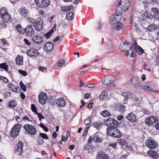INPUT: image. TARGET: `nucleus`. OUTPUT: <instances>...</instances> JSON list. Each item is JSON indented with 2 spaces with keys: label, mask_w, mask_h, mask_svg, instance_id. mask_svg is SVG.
Masks as SVG:
<instances>
[{
  "label": "nucleus",
  "mask_w": 159,
  "mask_h": 159,
  "mask_svg": "<svg viewBox=\"0 0 159 159\" xmlns=\"http://www.w3.org/2000/svg\"><path fill=\"white\" fill-rule=\"evenodd\" d=\"M130 5L129 0H120L117 6L116 12L111 17L110 23L113 29L119 30L123 27V25L120 22L121 15L128 9Z\"/></svg>",
  "instance_id": "nucleus-1"
},
{
  "label": "nucleus",
  "mask_w": 159,
  "mask_h": 159,
  "mask_svg": "<svg viewBox=\"0 0 159 159\" xmlns=\"http://www.w3.org/2000/svg\"><path fill=\"white\" fill-rule=\"evenodd\" d=\"M130 81L132 82V84L135 88L138 89L139 88V87L142 89L146 91H152L153 93H159V91H156L155 89L154 86L150 83L147 82L144 85H142L140 82L139 79L136 77H134L131 79Z\"/></svg>",
  "instance_id": "nucleus-2"
},
{
  "label": "nucleus",
  "mask_w": 159,
  "mask_h": 159,
  "mask_svg": "<svg viewBox=\"0 0 159 159\" xmlns=\"http://www.w3.org/2000/svg\"><path fill=\"white\" fill-rule=\"evenodd\" d=\"M28 22L33 25L35 30L37 31H42L43 29V20L41 18L35 19L30 17L27 18Z\"/></svg>",
  "instance_id": "nucleus-3"
},
{
  "label": "nucleus",
  "mask_w": 159,
  "mask_h": 159,
  "mask_svg": "<svg viewBox=\"0 0 159 159\" xmlns=\"http://www.w3.org/2000/svg\"><path fill=\"white\" fill-rule=\"evenodd\" d=\"M53 32V30H52L46 34H44L43 37L40 35H35L33 37L32 40L33 42L35 44H40L43 43L45 38L46 39H48L51 36Z\"/></svg>",
  "instance_id": "nucleus-4"
},
{
  "label": "nucleus",
  "mask_w": 159,
  "mask_h": 159,
  "mask_svg": "<svg viewBox=\"0 0 159 159\" xmlns=\"http://www.w3.org/2000/svg\"><path fill=\"white\" fill-rule=\"evenodd\" d=\"M105 124L107 126V134H108L112 129L116 128L118 126L117 121L111 117H109L105 121Z\"/></svg>",
  "instance_id": "nucleus-5"
},
{
  "label": "nucleus",
  "mask_w": 159,
  "mask_h": 159,
  "mask_svg": "<svg viewBox=\"0 0 159 159\" xmlns=\"http://www.w3.org/2000/svg\"><path fill=\"white\" fill-rule=\"evenodd\" d=\"M0 15L4 22L10 23L12 21L11 16L8 13L6 8L3 7L0 10Z\"/></svg>",
  "instance_id": "nucleus-6"
},
{
  "label": "nucleus",
  "mask_w": 159,
  "mask_h": 159,
  "mask_svg": "<svg viewBox=\"0 0 159 159\" xmlns=\"http://www.w3.org/2000/svg\"><path fill=\"white\" fill-rule=\"evenodd\" d=\"M116 80V77L112 75H108L103 79L102 83L103 84L109 85L111 84L113 87H114L115 84L113 83Z\"/></svg>",
  "instance_id": "nucleus-7"
},
{
  "label": "nucleus",
  "mask_w": 159,
  "mask_h": 159,
  "mask_svg": "<svg viewBox=\"0 0 159 159\" xmlns=\"http://www.w3.org/2000/svg\"><path fill=\"white\" fill-rule=\"evenodd\" d=\"M21 127L19 123L14 125L10 131L11 136L14 138L16 137L19 135Z\"/></svg>",
  "instance_id": "nucleus-8"
},
{
  "label": "nucleus",
  "mask_w": 159,
  "mask_h": 159,
  "mask_svg": "<svg viewBox=\"0 0 159 159\" xmlns=\"http://www.w3.org/2000/svg\"><path fill=\"white\" fill-rule=\"evenodd\" d=\"M24 128L28 133L31 135H34L36 133V130L35 127L32 125L25 124L24 125Z\"/></svg>",
  "instance_id": "nucleus-9"
},
{
  "label": "nucleus",
  "mask_w": 159,
  "mask_h": 159,
  "mask_svg": "<svg viewBox=\"0 0 159 159\" xmlns=\"http://www.w3.org/2000/svg\"><path fill=\"white\" fill-rule=\"evenodd\" d=\"M130 50L133 51L135 50L139 54L142 55L144 53L143 49L140 46L137 45V43L135 42L134 43H133L131 47Z\"/></svg>",
  "instance_id": "nucleus-10"
},
{
  "label": "nucleus",
  "mask_w": 159,
  "mask_h": 159,
  "mask_svg": "<svg viewBox=\"0 0 159 159\" xmlns=\"http://www.w3.org/2000/svg\"><path fill=\"white\" fill-rule=\"evenodd\" d=\"M132 44L133 43L127 41L122 42L119 46L120 49L122 51H125L127 50L128 48H129L130 50Z\"/></svg>",
  "instance_id": "nucleus-11"
},
{
  "label": "nucleus",
  "mask_w": 159,
  "mask_h": 159,
  "mask_svg": "<svg viewBox=\"0 0 159 159\" xmlns=\"http://www.w3.org/2000/svg\"><path fill=\"white\" fill-rule=\"evenodd\" d=\"M158 119L155 116H149L146 118L145 123L148 126L152 125L157 121Z\"/></svg>",
  "instance_id": "nucleus-12"
},
{
  "label": "nucleus",
  "mask_w": 159,
  "mask_h": 159,
  "mask_svg": "<svg viewBox=\"0 0 159 159\" xmlns=\"http://www.w3.org/2000/svg\"><path fill=\"white\" fill-rule=\"evenodd\" d=\"M23 143L21 141L19 142L17 144V147L16 153L19 156H21L23 153Z\"/></svg>",
  "instance_id": "nucleus-13"
},
{
  "label": "nucleus",
  "mask_w": 159,
  "mask_h": 159,
  "mask_svg": "<svg viewBox=\"0 0 159 159\" xmlns=\"http://www.w3.org/2000/svg\"><path fill=\"white\" fill-rule=\"evenodd\" d=\"M54 48L53 43L49 41L47 42L44 47V51L47 52H50L53 50Z\"/></svg>",
  "instance_id": "nucleus-14"
},
{
  "label": "nucleus",
  "mask_w": 159,
  "mask_h": 159,
  "mask_svg": "<svg viewBox=\"0 0 159 159\" xmlns=\"http://www.w3.org/2000/svg\"><path fill=\"white\" fill-rule=\"evenodd\" d=\"M25 32L29 36H32L34 34V31L31 25H28L25 28Z\"/></svg>",
  "instance_id": "nucleus-15"
},
{
  "label": "nucleus",
  "mask_w": 159,
  "mask_h": 159,
  "mask_svg": "<svg viewBox=\"0 0 159 159\" xmlns=\"http://www.w3.org/2000/svg\"><path fill=\"white\" fill-rule=\"evenodd\" d=\"M19 12L21 16L26 18L29 15V12L27 9L25 7H21L19 10Z\"/></svg>",
  "instance_id": "nucleus-16"
},
{
  "label": "nucleus",
  "mask_w": 159,
  "mask_h": 159,
  "mask_svg": "<svg viewBox=\"0 0 159 159\" xmlns=\"http://www.w3.org/2000/svg\"><path fill=\"white\" fill-rule=\"evenodd\" d=\"M27 54L30 57H37L39 55L38 50L33 48L27 50Z\"/></svg>",
  "instance_id": "nucleus-17"
},
{
  "label": "nucleus",
  "mask_w": 159,
  "mask_h": 159,
  "mask_svg": "<svg viewBox=\"0 0 159 159\" xmlns=\"http://www.w3.org/2000/svg\"><path fill=\"white\" fill-rule=\"evenodd\" d=\"M96 159H109V157L107 154L103 152L99 151L96 157Z\"/></svg>",
  "instance_id": "nucleus-18"
},
{
  "label": "nucleus",
  "mask_w": 159,
  "mask_h": 159,
  "mask_svg": "<svg viewBox=\"0 0 159 159\" xmlns=\"http://www.w3.org/2000/svg\"><path fill=\"white\" fill-rule=\"evenodd\" d=\"M145 144L147 146L150 148L154 149L157 147V144L152 140L148 139Z\"/></svg>",
  "instance_id": "nucleus-19"
},
{
  "label": "nucleus",
  "mask_w": 159,
  "mask_h": 159,
  "mask_svg": "<svg viewBox=\"0 0 159 159\" xmlns=\"http://www.w3.org/2000/svg\"><path fill=\"white\" fill-rule=\"evenodd\" d=\"M50 3L49 0H42L40 2V3H38V7L41 8L46 7L49 6Z\"/></svg>",
  "instance_id": "nucleus-20"
},
{
  "label": "nucleus",
  "mask_w": 159,
  "mask_h": 159,
  "mask_svg": "<svg viewBox=\"0 0 159 159\" xmlns=\"http://www.w3.org/2000/svg\"><path fill=\"white\" fill-rule=\"evenodd\" d=\"M126 118L131 122H135L137 120L136 116L132 112L126 116Z\"/></svg>",
  "instance_id": "nucleus-21"
},
{
  "label": "nucleus",
  "mask_w": 159,
  "mask_h": 159,
  "mask_svg": "<svg viewBox=\"0 0 159 159\" xmlns=\"http://www.w3.org/2000/svg\"><path fill=\"white\" fill-rule=\"evenodd\" d=\"M16 63L17 65L22 66L23 65V58L20 55H18L16 59Z\"/></svg>",
  "instance_id": "nucleus-22"
},
{
  "label": "nucleus",
  "mask_w": 159,
  "mask_h": 159,
  "mask_svg": "<svg viewBox=\"0 0 159 159\" xmlns=\"http://www.w3.org/2000/svg\"><path fill=\"white\" fill-rule=\"evenodd\" d=\"M122 95L124 96L125 99H132L134 97L133 93L129 92H124L122 93Z\"/></svg>",
  "instance_id": "nucleus-23"
},
{
  "label": "nucleus",
  "mask_w": 159,
  "mask_h": 159,
  "mask_svg": "<svg viewBox=\"0 0 159 159\" xmlns=\"http://www.w3.org/2000/svg\"><path fill=\"white\" fill-rule=\"evenodd\" d=\"M113 130L114 132L112 133L111 135L115 138H120L121 136V133L120 131L116 128H113L112 130Z\"/></svg>",
  "instance_id": "nucleus-24"
},
{
  "label": "nucleus",
  "mask_w": 159,
  "mask_h": 159,
  "mask_svg": "<svg viewBox=\"0 0 159 159\" xmlns=\"http://www.w3.org/2000/svg\"><path fill=\"white\" fill-rule=\"evenodd\" d=\"M48 98L47 94L44 92H41L38 96V99H47Z\"/></svg>",
  "instance_id": "nucleus-25"
},
{
  "label": "nucleus",
  "mask_w": 159,
  "mask_h": 159,
  "mask_svg": "<svg viewBox=\"0 0 159 159\" xmlns=\"http://www.w3.org/2000/svg\"><path fill=\"white\" fill-rule=\"evenodd\" d=\"M103 125V124L102 122L98 121L94 123L93 126L98 129H99Z\"/></svg>",
  "instance_id": "nucleus-26"
},
{
  "label": "nucleus",
  "mask_w": 159,
  "mask_h": 159,
  "mask_svg": "<svg viewBox=\"0 0 159 159\" xmlns=\"http://www.w3.org/2000/svg\"><path fill=\"white\" fill-rule=\"evenodd\" d=\"M93 139L94 141L97 143H102L103 141L102 139V138H100L98 135L97 134L94 135Z\"/></svg>",
  "instance_id": "nucleus-27"
},
{
  "label": "nucleus",
  "mask_w": 159,
  "mask_h": 159,
  "mask_svg": "<svg viewBox=\"0 0 159 159\" xmlns=\"http://www.w3.org/2000/svg\"><path fill=\"white\" fill-rule=\"evenodd\" d=\"M148 155L153 157L156 158L158 156L157 152L152 150H150L148 152Z\"/></svg>",
  "instance_id": "nucleus-28"
},
{
  "label": "nucleus",
  "mask_w": 159,
  "mask_h": 159,
  "mask_svg": "<svg viewBox=\"0 0 159 159\" xmlns=\"http://www.w3.org/2000/svg\"><path fill=\"white\" fill-rule=\"evenodd\" d=\"M108 97V93L106 91H103L99 97V99H105Z\"/></svg>",
  "instance_id": "nucleus-29"
},
{
  "label": "nucleus",
  "mask_w": 159,
  "mask_h": 159,
  "mask_svg": "<svg viewBox=\"0 0 159 159\" xmlns=\"http://www.w3.org/2000/svg\"><path fill=\"white\" fill-rule=\"evenodd\" d=\"M17 106V104L15 100H10L8 103V106L10 108L15 107Z\"/></svg>",
  "instance_id": "nucleus-30"
},
{
  "label": "nucleus",
  "mask_w": 159,
  "mask_h": 159,
  "mask_svg": "<svg viewBox=\"0 0 159 159\" xmlns=\"http://www.w3.org/2000/svg\"><path fill=\"white\" fill-rule=\"evenodd\" d=\"M56 102L57 105L60 107H63L66 105L65 100H56Z\"/></svg>",
  "instance_id": "nucleus-31"
},
{
  "label": "nucleus",
  "mask_w": 159,
  "mask_h": 159,
  "mask_svg": "<svg viewBox=\"0 0 159 159\" xmlns=\"http://www.w3.org/2000/svg\"><path fill=\"white\" fill-rule=\"evenodd\" d=\"M8 65H7L6 63L4 62L0 64V68L4 69L7 71H8Z\"/></svg>",
  "instance_id": "nucleus-32"
},
{
  "label": "nucleus",
  "mask_w": 159,
  "mask_h": 159,
  "mask_svg": "<svg viewBox=\"0 0 159 159\" xmlns=\"http://www.w3.org/2000/svg\"><path fill=\"white\" fill-rule=\"evenodd\" d=\"M157 26L154 25H150L148 27V30L150 31H154L155 30L157 29Z\"/></svg>",
  "instance_id": "nucleus-33"
},
{
  "label": "nucleus",
  "mask_w": 159,
  "mask_h": 159,
  "mask_svg": "<svg viewBox=\"0 0 159 159\" xmlns=\"http://www.w3.org/2000/svg\"><path fill=\"white\" fill-rule=\"evenodd\" d=\"M74 14V13L72 12L68 13L66 15V18L69 20H72L73 19Z\"/></svg>",
  "instance_id": "nucleus-34"
},
{
  "label": "nucleus",
  "mask_w": 159,
  "mask_h": 159,
  "mask_svg": "<svg viewBox=\"0 0 159 159\" xmlns=\"http://www.w3.org/2000/svg\"><path fill=\"white\" fill-rule=\"evenodd\" d=\"M16 28L17 31L20 33L22 34L23 33V28L20 25H17L16 26Z\"/></svg>",
  "instance_id": "nucleus-35"
},
{
  "label": "nucleus",
  "mask_w": 159,
  "mask_h": 159,
  "mask_svg": "<svg viewBox=\"0 0 159 159\" xmlns=\"http://www.w3.org/2000/svg\"><path fill=\"white\" fill-rule=\"evenodd\" d=\"M117 143L122 146L125 145L127 144V142L125 140L121 139L117 140Z\"/></svg>",
  "instance_id": "nucleus-36"
},
{
  "label": "nucleus",
  "mask_w": 159,
  "mask_h": 159,
  "mask_svg": "<svg viewBox=\"0 0 159 159\" xmlns=\"http://www.w3.org/2000/svg\"><path fill=\"white\" fill-rule=\"evenodd\" d=\"M20 85L22 90L24 92H25L26 90L27 87L23 83L22 81H20Z\"/></svg>",
  "instance_id": "nucleus-37"
},
{
  "label": "nucleus",
  "mask_w": 159,
  "mask_h": 159,
  "mask_svg": "<svg viewBox=\"0 0 159 159\" xmlns=\"http://www.w3.org/2000/svg\"><path fill=\"white\" fill-rule=\"evenodd\" d=\"M101 115L104 116H111V114L107 111L105 110L101 112Z\"/></svg>",
  "instance_id": "nucleus-38"
},
{
  "label": "nucleus",
  "mask_w": 159,
  "mask_h": 159,
  "mask_svg": "<svg viewBox=\"0 0 159 159\" xmlns=\"http://www.w3.org/2000/svg\"><path fill=\"white\" fill-rule=\"evenodd\" d=\"M39 126L45 132H47L48 131V129L47 128V127L44 124L42 123H41L39 125Z\"/></svg>",
  "instance_id": "nucleus-39"
},
{
  "label": "nucleus",
  "mask_w": 159,
  "mask_h": 159,
  "mask_svg": "<svg viewBox=\"0 0 159 159\" xmlns=\"http://www.w3.org/2000/svg\"><path fill=\"white\" fill-rule=\"evenodd\" d=\"M39 135L43 139H49L47 135L45 134L40 133L39 134Z\"/></svg>",
  "instance_id": "nucleus-40"
},
{
  "label": "nucleus",
  "mask_w": 159,
  "mask_h": 159,
  "mask_svg": "<svg viewBox=\"0 0 159 159\" xmlns=\"http://www.w3.org/2000/svg\"><path fill=\"white\" fill-rule=\"evenodd\" d=\"M118 107L120 111L122 112H124L125 109V106L122 105H118Z\"/></svg>",
  "instance_id": "nucleus-41"
},
{
  "label": "nucleus",
  "mask_w": 159,
  "mask_h": 159,
  "mask_svg": "<svg viewBox=\"0 0 159 159\" xmlns=\"http://www.w3.org/2000/svg\"><path fill=\"white\" fill-rule=\"evenodd\" d=\"M144 16L148 19H151L152 18V16L147 11L144 12Z\"/></svg>",
  "instance_id": "nucleus-42"
},
{
  "label": "nucleus",
  "mask_w": 159,
  "mask_h": 159,
  "mask_svg": "<svg viewBox=\"0 0 159 159\" xmlns=\"http://www.w3.org/2000/svg\"><path fill=\"white\" fill-rule=\"evenodd\" d=\"M154 17L156 20H159V11L154 13L153 14Z\"/></svg>",
  "instance_id": "nucleus-43"
},
{
  "label": "nucleus",
  "mask_w": 159,
  "mask_h": 159,
  "mask_svg": "<svg viewBox=\"0 0 159 159\" xmlns=\"http://www.w3.org/2000/svg\"><path fill=\"white\" fill-rule=\"evenodd\" d=\"M31 109L33 112L35 114L37 112V108L34 104H31Z\"/></svg>",
  "instance_id": "nucleus-44"
},
{
  "label": "nucleus",
  "mask_w": 159,
  "mask_h": 159,
  "mask_svg": "<svg viewBox=\"0 0 159 159\" xmlns=\"http://www.w3.org/2000/svg\"><path fill=\"white\" fill-rule=\"evenodd\" d=\"M18 72L23 76H26L27 75V72L25 71L21 70H18Z\"/></svg>",
  "instance_id": "nucleus-45"
},
{
  "label": "nucleus",
  "mask_w": 159,
  "mask_h": 159,
  "mask_svg": "<svg viewBox=\"0 0 159 159\" xmlns=\"http://www.w3.org/2000/svg\"><path fill=\"white\" fill-rule=\"evenodd\" d=\"M90 117H89L87 119H85L84 121V123L86 125H89L91 122Z\"/></svg>",
  "instance_id": "nucleus-46"
},
{
  "label": "nucleus",
  "mask_w": 159,
  "mask_h": 159,
  "mask_svg": "<svg viewBox=\"0 0 159 159\" xmlns=\"http://www.w3.org/2000/svg\"><path fill=\"white\" fill-rule=\"evenodd\" d=\"M65 61L64 59H61L59 60L57 62V65L59 66H61L64 63Z\"/></svg>",
  "instance_id": "nucleus-47"
},
{
  "label": "nucleus",
  "mask_w": 159,
  "mask_h": 159,
  "mask_svg": "<svg viewBox=\"0 0 159 159\" xmlns=\"http://www.w3.org/2000/svg\"><path fill=\"white\" fill-rule=\"evenodd\" d=\"M8 88H10L13 91L15 89H14L16 87V86L14 85L13 84L9 83L8 85Z\"/></svg>",
  "instance_id": "nucleus-48"
},
{
  "label": "nucleus",
  "mask_w": 159,
  "mask_h": 159,
  "mask_svg": "<svg viewBox=\"0 0 159 159\" xmlns=\"http://www.w3.org/2000/svg\"><path fill=\"white\" fill-rule=\"evenodd\" d=\"M2 80L5 83H9L8 79L5 77L2 76H0V80Z\"/></svg>",
  "instance_id": "nucleus-49"
},
{
  "label": "nucleus",
  "mask_w": 159,
  "mask_h": 159,
  "mask_svg": "<svg viewBox=\"0 0 159 159\" xmlns=\"http://www.w3.org/2000/svg\"><path fill=\"white\" fill-rule=\"evenodd\" d=\"M39 69L40 71L44 72H46L47 71V69L46 68L44 67H41V66H39Z\"/></svg>",
  "instance_id": "nucleus-50"
},
{
  "label": "nucleus",
  "mask_w": 159,
  "mask_h": 159,
  "mask_svg": "<svg viewBox=\"0 0 159 159\" xmlns=\"http://www.w3.org/2000/svg\"><path fill=\"white\" fill-rule=\"evenodd\" d=\"M36 114L37 115L38 117L40 120H41L42 119H44L45 117L43 116H42L41 113H38V112L36 113Z\"/></svg>",
  "instance_id": "nucleus-51"
},
{
  "label": "nucleus",
  "mask_w": 159,
  "mask_h": 159,
  "mask_svg": "<svg viewBox=\"0 0 159 159\" xmlns=\"http://www.w3.org/2000/svg\"><path fill=\"white\" fill-rule=\"evenodd\" d=\"M1 43H2V45H7L8 44L7 41L6 39L4 38L1 39Z\"/></svg>",
  "instance_id": "nucleus-52"
},
{
  "label": "nucleus",
  "mask_w": 159,
  "mask_h": 159,
  "mask_svg": "<svg viewBox=\"0 0 159 159\" xmlns=\"http://www.w3.org/2000/svg\"><path fill=\"white\" fill-rule=\"evenodd\" d=\"M61 10L63 11L67 12L69 11V9L67 6L62 7L61 9Z\"/></svg>",
  "instance_id": "nucleus-53"
},
{
  "label": "nucleus",
  "mask_w": 159,
  "mask_h": 159,
  "mask_svg": "<svg viewBox=\"0 0 159 159\" xmlns=\"http://www.w3.org/2000/svg\"><path fill=\"white\" fill-rule=\"evenodd\" d=\"M24 41L26 45L28 46H30V43L28 39L25 38L24 39Z\"/></svg>",
  "instance_id": "nucleus-54"
},
{
  "label": "nucleus",
  "mask_w": 159,
  "mask_h": 159,
  "mask_svg": "<svg viewBox=\"0 0 159 159\" xmlns=\"http://www.w3.org/2000/svg\"><path fill=\"white\" fill-rule=\"evenodd\" d=\"M131 51L133 52L130 54V57H135L137 55L136 53L135 52V50H134V51Z\"/></svg>",
  "instance_id": "nucleus-55"
},
{
  "label": "nucleus",
  "mask_w": 159,
  "mask_h": 159,
  "mask_svg": "<svg viewBox=\"0 0 159 159\" xmlns=\"http://www.w3.org/2000/svg\"><path fill=\"white\" fill-rule=\"evenodd\" d=\"M14 89H15L14 90L13 92L16 93H18L19 92L20 90V88L17 86H16Z\"/></svg>",
  "instance_id": "nucleus-56"
},
{
  "label": "nucleus",
  "mask_w": 159,
  "mask_h": 159,
  "mask_svg": "<svg viewBox=\"0 0 159 159\" xmlns=\"http://www.w3.org/2000/svg\"><path fill=\"white\" fill-rule=\"evenodd\" d=\"M5 22H2V23H1L0 27L1 28L3 29H5L6 28L7 25L5 23Z\"/></svg>",
  "instance_id": "nucleus-57"
},
{
  "label": "nucleus",
  "mask_w": 159,
  "mask_h": 159,
  "mask_svg": "<svg viewBox=\"0 0 159 159\" xmlns=\"http://www.w3.org/2000/svg\"><path fill=\"white\" fill-rule=\"evenodd\" d=\"M94 86L95 85L94 84H87V86L90 89H92L93 88Z\"/></svg>",
  "instance_id": "nucleus-58"
},
{
  "label": "nucleus",
  "mask_w": 159,
  "mask_h": 159,
  "mask_svg": "<svg viewBox=\"0 0 159 159\" xmlns=\"http://www.w3.org/2000/svg\"><path fill=\"white\" fill-rule=\"evenodd\" d=\"M39 13L42 16H44L45 14V12L43 10H40L39 11Z\"/></svg>",
  "instance_id": "nucleus-59"
},
{
  "label": "nucleus",
  "mask_w": 159,
  "mask_h": 159,
  "mask_svg": "<svg viewBox=\"0 0 159 159\" xmlns=\"http://www.w3.org/2000/svg\"><path fill=\"white\" fill-rule=\"evenodd\" d=\"M93 138H92L91 137H90L88 141V143L89 144L93 142Z\"/></svg>",
  "instance_id": "nucleus-60"
},
{
  "label": "nucleus",
  "mask_w": 159,
  "mask_h": 159,
  "mask_svg": "<svg viewBox=\"0 0 159 159\" xmlns=\"http://www.w3.org/2000/svg\"><path fill=\"white\" fill-rule=\"evenodd\" d=\"M84 148L85 150H89L90 148L89 145L88 144H86L84 145Z\"/></svg>",
  "instance_id": "nucleus-61"
},
{
  "label": "nucleus",
  "mask_w": 159,
  "mask_h": 159,
  "mask_svg": "<svg viewBox=\"0 0 159 159\" xmlns=\"http://www.w3.org/2000/svg\"><path fill=\"white\" fill-rule=\"evenodd\" d=\"M20 96L21 98L22 99H24L25 98V95L24 93L23 92H21V93H20Z\"/></svg>",
  "instance_id": "nucleus-62"
},
{
  "label": "nucleus",
  "mask_w": 159,
  "mask_h": 159,
  "mask_svg": "<svg viewBox=\"0 0 159 159\" xmlns=\"http://www.w3.org/2000/svg\"><path fill=\"white\" fill-rule=\"evenodd\" d=\"M47 100H39V102L42 104H45L47 102Z\"/></svg>",
  "instance_id": "nucleus-63"
},
{
  "label": "nucleus",
  "mask_w": 159,
  "mask_h": 159,
  "mask_svg": "<svg viewBox=\"0 0 159 159\" xmlns=\"http://www.w3.org/2000/svg\"><path fill=\"white\" fill-rule=\"evenodd\" d=\"M93 103L91 102L89 103L88 105V108L89 109H91L92 108L93 105Z\"/></svg>",
  "instance_id": "nucleus-64"
}]
</instances>
